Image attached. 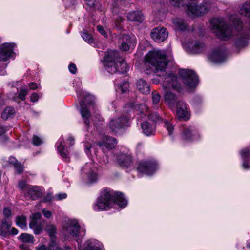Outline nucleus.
<instances>
[{"mask_svg": "<svg viewBox=\"0 0 250 250\" xmlns=\"http://www.w3.org/2000/svg\"><path fill=\"white\" fill-rule=\"evenodd\" d=\"M67 141L69 142L70 146H73L75 143V140L73 136H70L67 139Z\"/></svg>", "mask_w": 250, "mask_h": 250, "instance_id": "62", "label": "nucleus"}, {"mask_svg": "<svg viewBox=\"0 0 250 250\" xmlns=\"http://www.w3.org/2000/svg\"><path fill=\"white\" fill-rule=\"evenodd\" d=\"M169 1L175 7H179L182 4V0H169Z\"/></svg>", "mask_w": 250, "mask_h": 250, "instance_id": "54", "label": "nucleus"}, {"mask_svg": "<svg viewBox=\"0 0 250 250\" xmlns=\"http://www.w3.org/2000/svg\"><path fill=\"white\" fill-rule=\"evenodd\" d=\"M19 239L21 241L27 243H33L34 241L33 236L27 233L21 234L19 237Z\"/></svg>", "mask_w": 250, "mask_h": 250, "instance_id": "40", "label": "nucleus"}, {"mask_svg": "<svg viewBox=\"0 0 250 250\" xmlns=\"http://www.w3.org/2000/svg\"><path fill=\"white\" fill-rule=\"evenodd\" d=\"M239 154L242 160V167L245 169H250V148L245 147L239 151Z\"/></svg>", "mask_w": 250, "mask_h": 250, "instance_id": "25", "label": "nucleus"}, {"mask_svg": "<svg viewBox=\"0 0 250 250\" xmlns=\"http://www.w3.org/2000/svg\"><path fill=\"white\" fill-rule=\"evenodd\" d=\"M172 22L174 29L177 30L184 31L188 27V24L179 18L174 19Z\"/></svg>", "mask_w": 250, "mask_h": 250, "instance_id": "31", "label": "nucleus"}, {"mask_svg": "<svg viewBox=\"0 0 250 250\" xmlns=\"http://www.w3.org/2000/svg\"><path fill=\"white\" fill-rule=\"evenodd\" d=\"M103 65L110 74L116 72L126 73L129 70L126 61L119 57V53L115 50L108 51L102 60Z\"/></svg>", "mask_w": 250, "mask_h": 250, "instance_id": "3", "label": "nucleus"}, {"mask_svg": "<svg viewBox=\"0 0 250 250\" xmlns=\"http://www.w3.org/2000/svg\"><path fill=\"white\" fill-rule=\"evenodd\" d=\"M179 77L186 88L192 91L197 87L199 83L198 76L191 70L180 69L178 71Z\"/></svg>", "mask_w": 250, "mask_h": 250, "instance_id": "8", "label": "nucleus"}, {"mask_svg": "<svg viewBox=\"0 0 250 250\" xmlns=\"http://www.w3.org/2000/svg\"><path fill=\"white\" fill-rule=\"evenodd\" d=\"M117 144L116 140L111 137L105 136L104 137L103 142H99L98 145L99 147H101L102 151L105 153V149L108 150L114 148Z\"/></svg>", "mask_w": 250, "mask_h": 250, "instance_id": "24", "label": "nucleus"}, {"mask_svg": "<svg viewBox=\"0 0 250 250\" xmlns=\"http://www.w3.org/2000/svg\"><path fill=\"white\" fill-rule=\"evenodd\" d=\"M45 230L48 233L50 237L52 238L55 236L56 233V228L53 225L49 224L46 225Z\"/></svg>", "mask_w": 250, "mask_h": 250, "instance_id": "43", "label": "nucleus"}, {"mask_svg": "<svg viewBox=\"0 0 250 250\" xmlns=\"http://www.w3.org/2000/svg\"><path fill=\"white\" fill-rule=\"evenodd\" d=\"M28 86L31 90H36L39 87V84L35 82H30L28 84Z\"/></svg>", "mask_w": 250, "mask_h": 250, "instance_id": "59", "label": "nucleus"}, {"mask_svg": "<svg viewBox=\"0 0 250 250\" xmlns=\"http://www.w3.org/2000/svg\"><path fill=\"white\" fill-rule=\"evenodd\" d=\"M143 133L147 136L155 135L156 132L155 125L153 122H144L141 124Z\"/></svg>", "mask_w": 250, "mask_h": 250, "instance_id": "27", "label": "nucleus"}, {"mask_svg": "<svg viewBox=\"0 0 250 250\" xmlns=\"http://www.w3.org/2000/svg\"><path fill=\"white\" fill-rule=\"evenodd\" d=\"M62 231L65 237L76 239L79 236L84 235L85 229L78 220L67 218L62 222Z\"/></svg>", "mask_w": 250, "mask_h": 250, "instance_id": "5", "label": "nucleus"}, {"mask_svg": "<svg viewBox=\"0 0 250 250\" xmlns=\"http://www.w3.org/2000/svg\"><path fill=\"white\" fill-rule=\"evenodd\" d=\"M42 212L44 217H45L47 218H49L52 215L51 212L49 210L43 209Z\"/></svg>", "mask_w": 250, "mask_h": 250, "instance_id": "61", "label": "nucleus"}, {"mask_svg": "<svg viewBox=\"0 0 250 250\" xmlns=\"http://www.w3.org/2000/svg\"><path fill=\"white\" fill-rule=\"evenodd\" d=\"M36 250H48V249L45 245H42L40 247H37Z\"/></svg>", "mask_w": 250, "mask_h": 250, "instance_id": "63", "label": "nucleus"}, {"mask_svg": "<svg viewBox=\"0 0 250 250\" xmlns=\"http://www.w3.org/2000/svg\"><path fill=\"white\" fill-rule=\"evenodd\" d=\"M16 44L13 42L4 43L0 45V61H7L13 56Z\"/></svg>", "mask_w": 250, "mask_h": 250, "instance_id": "17", "label": "nucleus"}, {"mask_svg": "<svg viewBox=\"0 0 250 250\" xmlns=\"http://www.w3.org/2000/svg\"><path fill=\"white\" fill-rule=\"evenodd\" d=\"M15 112L13 107H7L1 114V117L4 120H7L14 115Z\"/></svg>", "mask_w": 250, "mask_h": 250, "instance_id": "38", "label": "nucleus"}, {"mask_svg": "<svg viewBox=\"0 0 250 250\" xmlns=\"http://www.w3.org/2000/svg\"><path fill=\"white\" fill-rule=\"evenodd\" d=\"M128 116H122L111 119L109 123V128L114 132H117L122 128L127 125Z\"/></svg>", "mask_w": 250, "mask_h": 250, "instance_id": "18", "label": "nucleus"}, {"mask_svg": "<svg viewBox=\"0 0 250 250\" xmlns=\"http://www.w3.org/2000/svg\"><path fill=\"white\" fill-rule=\"evenodd\" d=\"M32 229H33L34 234L36 235L39 234L42 230V229L41 225L35 226V227Z\"/></svg>", "mask_w": 250, "mask_h": 250, "instance_id": "55", "label": "nucleus"}, {"mask_svg": "<svg viewBox=\"0 0 250 250\" xmlns=\"http://www.w3.org/2000/svg\"><path fill=\"white\" fill-rule=\"evenodd\" d=\"M28 93V89L26 87H21L18 91V97L22 101L25 100L26 95Z\"/></svg>", "mask_w": 250, "mask_h": 250, "instance_id": "42", "label": "nucleus"}, {"mask_svg": "<svg viewBox=\"0 0 250 250\" xmlns=\"http://www.w3.org/2000/svg\"><path fill=\"white\" fill-rule=\"evenodd\" d=\"M248 37L246 35H240L236 40L235 44L237 48H242L248 44Z\"/></svg>", "mask_w": 250, "mask_h": 250, "instance_id": "35", "label": "nucleus"}, {"mask_svg": "<svg viewBox=\"0 0 250 250\" xmlns=\"http://www.w3.org/2000/svg\"><path fill=\"white\" fill-rule=\"evenodd\" d=\"M203 102L202 98L197 97L194 100V104L195 106H198L200 104H201Z\"/></svg>", "mask_w": 250, "mask_h": 250, "instance_id": "60", "label": "nucleus"}, {"mask_svg": "<svg viewBox=\"0 0 250 250\" xmlns=\"http://www.w3.org/2000/svg\"><path fill=\"white\" fill-rule=\"evenodd\" d=\"M168 32L166 28L158 27L153 29L151 32L152 39L156 42L164 41L168 37Z\"/></svg>", "mask_w": 250, "mask_h": 250, "instance_id": "21", "label": "nucleus"}, {"mask_svg": "<svg viewBox=\"0 0 250 250\" xmlns=\"http://www.w3.org/2000/svg\"><path fill=\"white\" fill-rule=\"evenodd\" d=\"M128 20L133 21H136L139 23L142 22L144 20V16L141 11H136L129 12L127 16Z\"/></svg>", "mask_w": 250, "mask_h": 250, "instance_id": "30", "label": "nucleus"}, {"mask_svg": "<svg viewBox=\"0 0 250 250\" xmlns=\"http://www.w3.org/2000/svg\"><path fill=\"white\" fill-rule=\"evenodd\" d=\"M82 176L90 183L96 182L99 178L97 164L93 161L86 163L82 167Z\"/></svg>", "mask_w": 250, "mask_h": 250, "instance_id": "9", "label": "nucleus"}, {"mask_svg": "<svg viewBox=\"0 0 250 250\" xmlns=\"http://www.w3.org/2000/svg\"><path fill=\"white\" fill-rule=\"evenodd\" d=\"M86 3L89 7H94L98 4V1L97 0H86Z\"/></svg>", "mask_w": 250, "mask_h": 250, "instance_id": "52", "label": "nucleus"}, {"mask_svg": "<svg viewBox=\"0 0 250 250\" xmlns=\"http://www.w3.org/2000/svg\"><path fill=\"white\" fill-rule=\"evenodd\" d=\"M43 143V140L39 136L34 135L33 137V144L35 146H39Z\"/></svg>", "mask_w": 250, "mask_h": 250, "instance_id": "49", "label": "nucleus"}, {"mask_svg": "<svg viewBox=\"0 0 250 250\" xmlns=\"http://www.w3.org/2000/svg\"><path fill=\"white\" fill-rule=\"evenodd\" d=\"M125 4V1L124 0H117L116 2H115L112 9V12L114 13H118L117 10L118 7L120 6V8Z\"/></svg>", "mask_w": 250, "mask_h": 250, "instance_id": "45", "label": "nucleus"}, {"mask_svg": "<svg viewBox=\"0 0 250 250\" xmlns=\"http://www.w3.org/2000/svg\"><path fill=\"white\" fill-rule=\"evenodd\" d=\"M9 162L14 167L15 170L17 173L20 174L23 172V167L22 165L17 162L16 158L11 156L9 159Z\"/></svg>", "mask_w": 250, "mask_h": 250, "instance_id": "33", "label": "nucleus"}, {"mask_svg": "<svg viewBox=\"0 0 250 250\" xmlns=\"http://www.w3.org/2000/svg\"><path fill=\"white\" fill-rule=\"evenodd\" d=\"M209 28L220 40L227 41L232 37V31L223 19L212 18L210 20Z\"/></svg>", "mask_w": 250, "mask_h": 250, "instance_id": "6", "label": "nucleus"}, {"mask_svg": "<svg viewBox=\"0 0 250 250\" xmlns=\"http://www.w3.org/2000/svg\"><path fill=\"white\" fill-rule=\"evenodd\" d=\"M94 144L90 142L86 141L84 143V150L86 154L89 156L92 151H94Z\"/></svg>", "mask_w": 250, "mask_h": 250, "instance_id": "44", "label": "nucleus"}, {"mask_svg": "<svg viewBox=\"0 0 250 250\" xmlns=\"http://www.w3.org/2000/svg\"><path fill=\"white\" fill-rule=\"evenodd\" d=\"M115 85L116 91H121L123 93L126 92L129 87L128 83L126 81H122L121 83H119L118 81L116 80Z\"/></svg>", "mask_w": 250, "mask_h": 250, "instance_id": "34", "label": "nucleus"}, {"mask_svg": "<svg viewBox=\"0 0 250 250\" xmlns=\"http://www.w3.org/2000/svg\"><path fill=\"white\" fill-rule=\"evenodd\" d=\"M157 168L158 165L154 160L140 161L137 167L138 172L147 175L153 174Z\"/></svg>", "mask_w": 250, "mask_h": 250, "instance_id": "10", "label": "nucleus"}, {"mask_svg": "<svg viewBox=\"0 0 250 250\" xmlns=\"http://www.w3.org/2000/svg\"><path fill=\"white\" fill-rule=\"evenodd\" d=\"M228 17L230 22L236 28L239 29L242 28V21L241 19L238 18V15L236 14H230Z\"/></svg>", "mask_w": 250, "mask_h": 250, "instance_id": "32", "label": "nucleus"}, {"mask_svg": "<svg viewBox=\"0 0 250 250\" xmlns=\"http://www.w3.org/2000/svg\"><path fill=\"white\" fill-rule=\"evenodd\" d=\"M64 144L63 138H60L56 143L57 149L62 159L68 162L69 161V151L68 148L65 146Z\"/></svg>", "mask_w": 250, "mask_h": 250, "instance_id": "23", "label": "nucleus"}, {"mask_svg": "<svg viewBox=\"0 0 250 250\" xmlns=\"http://www.w3.org/2000/svg\"><path fill=\"white\" fill-rule=\"evenodd\" d=\"M181 137L184 141L194 142L200 140L202 136L195 127L189 126L183 129L181 133Z\"/></svg>", "mask_w": 250, "mask_h": 250, "instance_id": "14", "label": "nucleus"}, {"mask_svg": "<svg viewBox=\"0 0 250 250\" xmlns=\"http://www.w3.org/2000/svg\"><path fill=\"white\" fill-rule=\"evenodd\" d=\"M162 85L166 90L171 88L179 92L182 90L181 84L178 82V78L172 73L166 74Z\"/></svg>", "mask_w": 250, "mask_h": 250, "instance_id": "12", "label": "nucleus"}, {"mask_svg": "<svg viewBox=\"0 0 250 250\" xmlns=\"http://www.w3.org/2000/svg\"><path fill=\"white\" fill-rule=\"evenodd\" d=\"M114 157L117 163L122 167L128 168L132 167V157L126 150L116 153L114 155Z\"/></svg>", "mask_w": 250, "mask_h": 250, "instance_id": "15", "label": "nucleus"}, {"mask_svg": "<svg viewBox=\"0 0 250 250\" xmlns=\"http://www.w3.org/2000/svg\"><path fill=\"white\" fill-rule=\"evenodd\" d=\"M3 213L5 217L8 218L12 214L11 209L8 207H4L3 210Z\"/></svg>", "mask_w": 250, "mask_h": 250, "instance_id": "51", "label": "nucleus"}, {"mask_svg": "<svg viewBox=\"0 0 250 250\" xmlns=\"http://www.w3.org/2000/svg\"><path fill=\"white\" fill-rule=\"evenodd\" d=\"M168 60L166 57L165 52L159 50L149 51L145 56V65L146 66L151 65L150 69L146 68V73H151L154 70L158 71H164L167 66Z\"/></svg>", "mask_w": 250, "mask_h": 250, "instance_id": "4", "label": "nucleus"}, {"mask_svg": "<svg viewBox=\"0 0 250 250\" xmlns=\"http://www.w3.org/2000/svg\"><path fill=\"white\" fill-rule=\"evenodd\" d=\"M42 214L40 212H37L33 214L31 218V221L29 223V227L30 229H33L35 226L40 225L39 220L41 218Z\"/></svg>", "mask_w": 250, "mask_h": 250, "instance_id": "36", "label": "nucleus"}, {"mask_svg": "<svg viewBox=\"0 0 250 250\" xmlns=\"http://www.w3.org/2000/svg\"><path fill=\"white\" fill-rule=\"evenodd\" d=\"M148 108L146 104H138L135 102L130 103L125 105L124 111L128 113H134L140 117L143 118L148 112Z\"/></svg>", "mask_w": 250, "mask_h": 250, "instance_id": "13", "label": "nucleus"}, {"mask_svg": "<svg viewBox=\"0 0 250 250\" xmlns=\"http://www.w3.org/2000/svg\"><path fill=\"white\" fill-rule=\"evenodd\" d=\"M82 37L83 39L88 43H91L93 42V39L91 35L86 32L82 33Z\"/></svg>", "mask_w": 250, "mask_h": 250, "instance_id": "46", "label": "nucleus"}, {"mask_svg": "<svg viewBox=\"0 0 250 250\" xmlns=\"http://www.w3.org/2000/svg\"><path fill=\"white\" fill-rule=\"evenodd\" d=\"M164 99L169 108L173 109L177 102V97L176 95L171 92L167 91L164 95Z\"/></svg>", "mask_w": 250, "mask_h": 250, "instance_id": "29", "label": "nucleus"}, {"mask_svg": "<svg viewBox=\"0 0 250 250\" xmlns=\"http://www.w3.org/2000/svg\"><path fill=\"white\" fill-rule=\"evenodd\" d=\"M228 56L226 48L221 46L213 50L209 54L208 58L213 63L220 64L225 62Z\"/></svg>", "mask_w": 250, "mask_h": 250, "instance_id": "11", "label": "nucleus"}, {"mask_svg": "<svg viewBox=\"0 0 250 250\" xmlns=\"http://www.w3.org/2000/svg\"><path fill=\"white\" fill-rule=\"evenodd\" d=\"M16 224L23 229H26L27 226L26 217L24 215L18 216L16 218Z\"/></svg>", "mask_w": 250, "mask_h": 250, "instance_id": "39", "label": "nucleus"}, {"mask_svg": "<svg viewBox=\"0 0 250 250\" xmlns=\"http://www.w3.org/2000/svg\"><path fill=\"white\" fill-rule=\"evenodd\" d=\"M11 226V223L10 221L6 218L3 219L0 225V234L1 235L5 234Z\"/></svg>", "mask_w": 250, "mask_h": 250, "instance_id": "37", "label": "nucleus"}, {"mask_svg": "<svg viewBox=\"0 0 250 250\" xmlns=\"http://www.w3.org/2000/svg\"><path fill=\"white\" fill-rule=\"evenodd\" d=\"M30 185H28L25 181H20L18 183V188L21 190L22 191H26L27 192L28 190V187L30 186Z\"/></svg>", "mask_w": 250, "mask_h": 250, "instance_id": "47", "label": "nucleus"}, {"mask_svg": "<svg viewBox=\"0 0 250 250\" xmlns=\"http://www.w3.org/2000/svg\"><path fill=\"white\" fill-rule=\"evenodd\" d=\"M136 85L137 89L142 94H148L149 93L150 85L146 80L140 79L137 81Z\"/></svg>", "mask_w": 250, "mask_h": 250, "instance_id": "28", "label": "nucleus"}, {"mask_svg": "<svg viewBox=\"0 0 250 250\" xmlns=\"http://www.w3.org/2000/svg\"><path fill=\"white\" fill-rule=\"evenodd\" d=\"M24 194L26 196L33 200H36L42 196V189L40 187L30 185L28 187V190L27 192H24Z\"/></svg>", "mask_w": 250, "mask_h": 250, "instance_id": "26", "label": "nucleus"}, {"mask_svg": "<svg viewBox=\"0 0 250 250\" xmlns=\"http://www.w3.org/2000/svg\"><path fill=\"white\" fill-rule=\"evenodd\" d=\"M39 96L37 93H33L30 96L31 101L32 102H36L38 101Z\"/></svg>", "mask_w": 250, "mask_h": 250, "instance_id": "57", "label": "nucleus"}, {"mask_svg": "<svg viewBox=\"0 0 250 250\" xmlns=\"http://www.w3.org/2000/svg\"><path fill=\"white\" fill-rule=\"evenodd\" d=\"M97 29L101 35H102L104 37H107V34L102 26H97Z\"/></svg>", "mask_w": 250, "mask_h": 250, "instance_id": "56", "label": "nucleus"}, {"mask_svg": "<svg viewBox=\"0 0 250 250\" xmlns=\"http://www.w3.org/2000/svg\"><path fill=\"white\" fill-rule=\"evenodd\" d=\"M165 126L168 132V134L169 135H171L172 134V131L174 130V126L168 121H165Z\"/></svg>", "mask_w": 250, "mask_h": 250, "instance_id": "48", "label": "nucleus"}, {"mask_svg": "<svg viewBox=\"0 0 250 250\" xmlns=\"http://www.w3.org/2000/svg\"><path fill=\"white\" fill-rule=\"evenodd\" d=\"M67 197V194L65 193H60L55 195V198L56 200H62Z\"/></svg>", "mask_w": 250, "mask_h": 250, "instance_id": "53", "label": "nucleus"}, {"mask_svg": "<svg viewBox=\"0 0 250 250\" xmlns=\"http://www.w3.org/2000/svg\"><path fill=\"white\" fill-rule=\"evenodd\" d=\"M161 95L157 91H154L152 92V100L153 104L155 106L156 108L159 107V103L161 100Z\"/></svg>", "mask_w": 250, "mask_h": 250, "instance_id": "41", "label": "nucleus"}, {"mask_svg": "<svg viewBox=\"0 0 250 250\" xmlns=\"http://www.w3.org/2000/svg\"><path fill=\"white\" fill-rule=\"evenodd\" d=\"M176 114L179 118L184 120H188L190 117L188 105L183 101H179L177 103Z\"/></svg>", "mask_w": 250, "mask_h": 250, "instance_id": "22", "label": "nucleus"}, {"mask_svg": "<svg viewBox=\"0 0 250 250\" xmlns=\"http://www.w3.org/2000/svg\"><path fill=\"white\" fill-rule=\"evenodd\" d=\"M136 44V40L134 36L130 37L127 35H123L120 48L122 51L131 52Z\"/></svg>", "mask_w": 250, "mask_h": 250, "instance_id": "20", "label": "nucleus"}, {"mask_svg": "<svg viewBox=\"0 0 250 250\" xmlns=\"http://www.w3.org/2000/svg\"><path fill=\"white\" fill-rule=\"evenodd\" d=\"M81 85V83H80L76 88V91L79 99L81 100L80 103L81 106L80 111L82 117L83 119L84 123L88 125L90 123L89 118L90 117L89 110L96 111V107L94 105L96 98L93 95H92L82 89ZM95 113L96 118L97 120L98 121H101L102 118L100 116V115L99 113H96V111Z\"/></svg>", "mask_w": 250, "mask_h": 250, "instance_id": "2", "label": "nucleus"}, {"mask_svg": "<svg viewBox=\"0 0 250 250\" xmlns=\"http://www.w3.org/2000/svg\"><path fill=\"white\" fill-rule=\"evenodd\" d=\"M69 71L72 74H75L77 72V67L75 64L72 63L68 66Z\"/></svg>", "mask_w": 250, "mask_h": 250, "instance_id": "58", "label": "nucleus"}, {"mask_svg": "<svg viewBox=\"0 0 250 250\" xmlns=\"http://www.w3.org/2000/svg\"><path fill=\"white\" fill-rule=\"evenodd\" d=\"M48 250H61V249L58 246L55 242L52 240L49 245V247L47 249Z\"/></svg>", "mask_w": 250, "mask_h": 250, "instance_id": "50", "label": "nucleus"}, {"mask_svg": "<svg viewBox=\"0 0 250 250\" xmlns=\"http://www.w3.org/2000/svg\"><path fill=\"white\" fill-rule=\"evenodd\" d=\"M78 250H104L103 244L98 240L90 239L83 244H78Z\"/></svg>", "mask_w": 250, "mask_h": 250, "instance_id": "19", "label": "nucleus"}, {"mask_svg": "<svg viewBox=\"0 0 250 250\" xmlns=\"http://www.w3.org/2000/svg\"><path fill=\"white\" fill-rule=\"evenodd\" d=\"M182 45L186 51L193 54L201 52L204 47V43L198 41H186L182 42Z\"/></svg>", "mask_w": 250, "mask_h": 250, "instance_id": "16", "label": "nucleus"}, {"mask_svg": "<svg viewBox=\"0 0 250 250\" xmlns=\"http://www.w3.org/2000/svg\"><path fill=\"white\" fill-rule=\"evenodd\" d=\"M127 203L122 193L104 189L101 192L93 208L97 211L107 210L118 207L124 208L127 206Z\"/></svg>", "mask_w": 250, "mask_h": 250, "instance_id": "1", "label": "nucleus"}, {"mask_svg": "<svg viewBox=\"0 0 250 250\" xmlns=\"http://www.w3.org/2000/svg\"><path fill=\"white\" fill-rule=\"evenodd\" d=\"M215 0H203L202 4L196 5L194 2L188 4L186 7V13L190 17L200 16L216 7Z\"/></svg>", "mask_w": 250, "mask_h": 250, "instance_id": "7", "label": "nucleus"}, {"mask_svg": "<svg viewBox=\"0 0 250 250\" xmlns=\"http://www.w3.org/2000/svg\"><path fill=\"white\" fill-rule=\"evenodd\" d=\"M11 233L13 235H16L18 233V230L15 228H12L11 230Z\"/></svg>", "mask_w": 250, "mask_h": 250, "instance_id": "64", "label": "nucleus"}]
</instances>
